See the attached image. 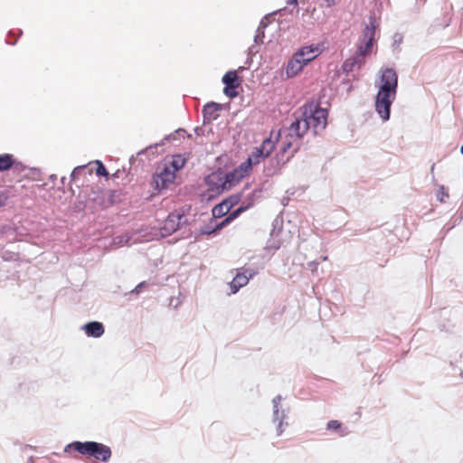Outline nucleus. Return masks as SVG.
I'll return each instance as SVG.
<instances>
[{"instance_id": "1", "label": "nucleus", "mask_w": 463, "mask_h": 463, "mask_svg": "<svg viewBox=\"0 0 463 463\" xmlns=\"http://www.w3.org/2000/svg\"><path fill=\"white\" fill-rule=\"evenodd\" d=\"M379 80L374 85L378 89L374 97V109L380 118L386 122L391 118V109L398 90V73L394 68L382 67Z\"/></svg>"}, {"instance_id": "2", "label": "nucleus", "mask_w": 463, "mask_h": 463, "mask_svg": "<svg viewBox=\"0 0 463 463\" xmlns=\"http://www.w3.org/2000/svg\"><path fill=\"white\" fill-rule=\"evenodd\" d=\"M63 451L77 452L82 457L101 463H108L112 457V449L109 446L94 440H73L64 447Z\"/></svg>"}, {"instance_id": "3", "label": "nucleus", "mask_w": 463, "mask_h": 463, "mask_svg": "<svg viewBox=\"0 0 463 463\" xmlns=\"http://www.w3.org/2000/svg\"><path fill=\"white\" fill-rule=\"evenodd\" d=\"M301 109H303L304 119L309 122V128L312 127L315 136L326 129L329 116L328 109L321 107L318 103H309L304 104Z\"/></svg>"}, {"instance_id": "4", "label": "nucleus", "mask_w": 463, "mask_h": 463, "mask_svg": "<svg viewBox=\"0 0 463 463\" xmlns=\"http://www.w3.org/2000/svg\"><path fill=\"white\" fill-rule=\"evenodd\" d=\"M221 174L222 167L219 166L203 177V183L207 189L200 194L201 203H208L227 192V188L220 177Z\"/></svg>"}, {"instance_id": "5", "label": "nucleus", "mask_w": 463, "mask_h": 463, "mask_svg": "<svg viewBox=\"0 0 463 463\" xmlns=\"http://www.w3.org/2000/svg\"><path fill=\"white\" fill-rule=\"evenodd\" d=\"M188 224L189 221L185 218L184 211L175 210L168 213L163 223L157 228L155 235L159 238H166Z\"/></svg>"}, {"instance_id": "6", "label": "nucleus", "mask_w": 463, "mask_h": 463, "mask_svg": "<svg viewBox=\"0 0 463 463\" xmlns=\"http://www.w3.org/2000/svg\"><path fill=\"white\" fill-rule=\"evenodd\" d=\"M364 27L363 33L359 38L356 45L367 52H371V48L376 43L375 35L380 27V24L377 21L376 14L374 11L370 12L367 17V22H364Z\"/></svg>"}, {"instance_id": "7", "label": "nucleus", "mask_w": 463, "mask_h": 463, "mask_svg": "<svg viewBox=\"0 0 463 463\" xmlns=\"http://www.w3.org/2000/svg\"><path fill=\"white\" fill-rule=\"evenodd\" d=\"M291 146V141H285L282 143L279 151L269 160V165L264 167V173L267 176L278 175L280 169L290 160L294 156L295 151L287 157H285V155Z\"/></svg>"}, {"instance_id": "8", "label": "nucleus", "mask_w": 463, "mask_h": 463, "mask_svg": "<svg viewBox=\"0 0 463 463\" xmlns=\"http://www.w3.org/2000/svg\"><path fill=\"white\" fill-rule=\"evenodd\" d=\"M177 175L173 173L165 164L152 175L151 186L157 193L167 189L170 184H175Z\"/></svg>"}, {"instance_id": "9", "label": "nucleus", "mask_w": 463, "mask_h": 463, "mask_svg": "<svg viewBox=\"0 0 463 463\" xmlns=\"http://www.w3.org/2000/svg\"><path fill=\"white\" fill-rule=\"evenodd\" d=\"M283 397L280 394L276 395L272 399V422L277 424V436H280L284 432V427L288 426V422L285 421L289 412V407L284 408L281 405Z\"/></svg>"}, {"instance_id": "10", "label": "nucleus", "mask_w": 463, "mask_h": 463, "mask_svg": "<svg viewBox=\"0 0 463 463\" xmlns=\"http://www.w3.org/2000/svg\"><path fill=\"white\" fill-rule=\"evenodd\" d=\"M371 54V52H367L363 48L356 45V51L353 55L344 61L341 65V71L345 75H348L355 68L361 69L366 61V58Z\"/></svg>"}, {"instance_id": "11", "label": "nucleus", "mask_w": 463, "mask_h": 463, "mask_svg": "<svg viewBox=\"0 0 463 463\" xmlns=\"http://www.w3.org/2000/svg\"><path fill=\"white\" fill-rule=\"evenodd\" d=\"M317 56V54H315L311 55V57L307 58V60H301L299 57H296V53H294L292 57L288 61L285 67L287 79L296 77Z\"/></svg>"}, {"instance_id": "12", "label": "nucleus", "mask_w": 463, "mask_h": 463, "mask_svg": "<svg viewBox=\"0 0 463 463\" xmlns=\"http://www.w3.org/2000/svg\"><path fill=\"white\" fill-rule=\"evenodd\" d=\"M181 134H185L188 138H192L191 134L187 133L184 128H179L175 129L174 132H172L171 134L165 135L160 142L151 144V145L147 146L146 147L141 149L139 152H137V156H141L146 155L148 152H151L152 155L155 156L156 155V152L154 151L155 149H156L158 146H164L165 141L171 142V141H175V140L178 139L179 137L181 136Z\"/></svg>"}, {"instance_id": "13", "label": "nucleus", "mask_w": 463, "mask_h": 463, "mask_svg": "<svg viewBox=\"0 0 463 463\" xmlns=\"http://www.w3.org/2000/svg\"><path fill=\"white\" fill-rule=\"evenodd\" d=\"M308 129L309 122L307 121V119H304L303 109H301V114L297 116L295 119L290 123L288 136L290 137H295L298 139H301L304 137Z\"/></svg>"}, {"instance_id": "14", "label": "nucleus", "mask_w": 463, "mask_h": 463, "mask_svg": "<svg viewBox=\"0 0 463 463\" xmlns=\"http://www.w3.org/2000/svg\"><path fill=\"white\" fill-rule=\"evenodd\" d=\"M223 108V104L215 101H209L205 103L202 109L203 125L210 124L213 120H216L219 117L217 112L222 110Z\"/></svg>"}, {"instance_id": "15", "label": "nucleus", "mask_w": 463, "mask_h": 463, "mask_svg": "<svg viewBox=\"0 0 463 463\" xmlns=\"http://www.w3.org/2000/svg\"><path fill=\"white\" fill-rule=\"evenodd\" d=\"M285 9L286 8L272 12V13L268 14L262 17V19L260 21L259 26L255 32V35L253 38L254 43H256V44L263 43V40L265 38V29L273 22L272 16L279 13H282L283 11H285Z\"/></svg>"}, {"instance_id": "16", "label": "nucleus", "mask_w": 463, "mask_h": 463, "mask_svg": "<svg viewBox=\"0 0 463 463\" xmlns=\"http://www.w3.org/2000/svg\"><path fill=\"white\" fill-rule=\"evenodd\" d=\"M190 153H177L171 156L169 161H165L164 164L171 170L175 175L181 171L187 164L190 158Z\"/></svg>"}, {"instance_id": "17", "label": "nucleus", "mask_w": 463, "mask_h": 463, "mask_svg": "<svg viewBox=\"0 0 463 463\" xmlns=\"http://www.w3.org/2000/svg\"><path fill=\"white\" fill-rule=\"evenodd\" d=\"M80 329L88 337L99 338L105 333V326L102 322L97 320L88 321L81 326Z\"/></svg>"}, {"instance_id": "18", "label": "nucleus", "mask_w": 463, "mask_h": 463, "mask_svg": "<svg viewBox=\"0 0 463 463\" xmlns=\"http://www.w3.org/2000/svg\"><path fill=\"white\" fill-rule=\"evenodd\" d=\"M220 177L227 188V191L236 186L242 180L234 168L229 172H224L222 168Z\"/></svg>"}, {"instance_id": "19", "label": "nucleus", "mask_w": 463, "mask_h": 463, "mask_svg": "<svg viewBox=\"0 0 463 463\" xmlns=\"http://www.w3.org/2000/svg\"><path fill=\"white\" fill-rule=\"evenodd\" d=\"M107 194V203H101L103 204V208L111 207L117 203H119L123 201L125 196V193L122 189H109L106 190Z\"/></svg>"}, {"instance_id": "20", "label": "nucleus", "mask_w": 463, "mask_h": 463, "mask_svg": "<svg viewBox=\"0 0 463 463\" xmlns=\"http://www.w3.org/2000/svg\"><path fill=\"white\" fill-rule=\"evenodd\" d=\"M248 284L246 272L238 271L232 280L229 283L231 293L236 294L242 287Z\"/></svg>"}, {"instance_id": "21", "label": "nucleus", "mask_w": 463, "mask_h": 463, "mask_svg": "<svg viewBox=\"0 0 463 463\" xmlns=\"http://www.w3.org/2000/svg\"><path fill=\"white\" fill-rule=\"evenodd\" d=\"M326 429L328 431L336 432L340 437H345L350 433L348 428L338 420H328Z\"/></svg>"}, {"instance_id": "22", "label": "nucleus", "mask_w": 463, "mask_h": 463, "mask_svg": "<svg viewBox=\"0 0 463 463\" xmlns=\"http://www.w3.org/2000/svg\"><path fill=\"white\" fill-rule=\"evenodd\" d=\"M322 52L321 49H319L318 45L315 44H309L306 46H302L297 50L296 57H299L301 60H307L308 58L309 54L315 55V54H320Z\"/></svg>"}, {"instance_id": "23", "label": "nucleus", "mask_w": 463, "mask_h": 463, "mask_svg": "<svg viewBox=\"0 0 463 463\" xmlns=\"http://www.w3.org/2000/svg\"><path fill=\"white\" fill-rule=\"evenodd\" d=\"M264 185L265 184H262L260 187L254 189L244 198L242 203L244 205H248V210L252 208L255 205L256 201L260 198L261 194L263 193V191H265Z\"/></svg>"}, {"instance_id": "24", "label": "nucleus", "mask_w": 463, "mask_h": 463, "mask_svg": "<svg viewBox=\"0 0 463 463\" xmlns=\"http://www.w3.org/2000/svg\"><path fill=\"white\" fill-rule=\"evenodd\" d=\"M90 165H91V163H88L86 165L75 166L70 175L71 182L76 183L77 180L79 179L80 175H81L88 174L89 175H91L93 173V170H92V167H90Z\"/></svg>"}, {"instance_id": "25", "label": "nucleus", "mask_w": 463, "mask_h": 463, "mask_svg": "<svg viewBox=\"0 0 463 463\" xmlns=\"http://www.w3.org/2000/svg\"><path fill=\"white\" fill-rule=\"evenodd\" d=\"M271 154V149L268 152H260V150H256L253 148V150L248 155L247 160L250 161V165L252 166L259 165L262 160L268 158Z\"/></svg>"}, {"instance_id": "26", "label": "nucleus", "mask_w": 463, "mask_h": 463, "mask_svg": "<svg viewBox=\"0 0 463 463\" xmlns=\"http://www.w3.org/2000/svg\"><path fill=\"white\" fill-rule=\"evenodd\" d=\"M242 196L243 192L241 191L226 196L221 201V203L224 207H226L227 211H230L241 201Z\"/></svg>"}, {"instance_id": "27", "label": "nucleus", "mask_w": 463, "mask_h": 463, "mask_svg": "<svg viewBox=\"0 0 463 463\" xmlns=\"http://www.w3.org/2000/svg\"><path fill=\"white\" fill-rule=\"evenodd\" d=\"M14 155L11 153L0 154V173L8 172L13 167Z\"/></svg>"}, {"instance_id": "28", "label": "nucleus", "mask_w": 463, "mask_h": 463, "mask_svg": "<svg viewBox=\"0 0 463 463\" xmlns=\"http://www.w3.org/2000/svg\"><path fill=\"white\" fill-rule=\"evenodd\" d=\"M279 137H280V134L279 133L278 137H276V140L272 141L271 136H269V137L264 138V140L262 141L260 146L254 147V149H256V150L260 149V152H263V153L268 152V151H269V149H271V153H272L276 147V144H277Z\"/></svg>"}, {"instance_id": "29", "label": "nucleus", "mask_w": 463, "mask_h": 463, "mask_svg": "<svg viewBox=\"0 0 463 463\" xmlns=\"http://www.w3.org/2000/svg\"><path fill=\"white\" fill-rule=\"evenodd\" d=\"M283 231V216L282 213H279L272 222V229L270 231V237L276 238Z\"/></svg>"}, {"instance_id": "30", "label": "nucleus", "mask_w": 463, "mask_h": 463, "mask_svg": "<svg viewBox=\"0 0 463 463\" xmlns=\"http://www.w3.org/2000/svg\"><path fill=\"white\" fill-rule=\"evenodd\" d=\"M90 163L96 165L95 168H92V170L97 176L104 177L106 180H109V173L101 160L97 159Z\"/></svg>"}, {"instance_id": "31", "label": "nucleus", "mask_w": 463, "mask_h": 463, "mask_svg": "<svg viewBox=\"0 0 463 463\" xmlns=\"http://www.w3.org/2000/svg\"><path fill=\"white\" fill-rule=\"evenodd\" d=\"M26 169H29L31 172H38L39 171V168H37V167H28L26 165H24L22 161H20L19 159H17L14 156V162H13V167L11 170L14 174L20 175V174L24 173Z\"/></svg>"}, {"instance_id": "32", "label": "nucleus", "mask_w": 463, "mask_h": 463, "mask_svg": "<svg viewBox=\"0 0 463 463\" xmlns=\"http://www.w3.org/2000/svg\"><path fill=\"white\" fill-rule=\"evenodd\" d=\"M222 82L225 86L227 85H233V84H239L240 80L237 77V71L235 70H230L227 72L224 73V75L222 77Z\"/></svg>"}, {"instance_id": "33", "label": "nucleus", "mask_w": 463, "mask_h": 463, "mask_svg": "<svg viewBox=\"0 0 463 463\" xmlns=\"http://www.w3.org/2000/svg\"><path fill=\"white\" fill-rule=\"evenodd\" d=\"M252 167L253 166L250 165V161L245 159L239 165V166L235 167L234 169L238 175H240L241 178L243 179L250 174Z\"/></svg>"}, {"instance_id": "34", "label": "nucleus", "mask_w": 463, "mask_h": 463, "mask_svg": "<svg viewBox=\"0 0 463 463\" xmlns=\"http://www.w3.org/2000/svg\"><path fill=\"white\" fill-rule=\"evenodd\" d=\"M87 207V200L86 196H82L81 194H80L76 200L73 203L72 210L74 213H83Z\"/></svg>"}, {"instance_id": "35", "label": "nucleus", "mask_w": 463, "mask_h": 463, "mask_svg": "<svg viewBox=\"0 0 463 463\" xmlns=\"http://www.w3.org/2000/svg\"><path fill=\"white\" fill-rule=\"evenodd\" d=\"M223 208H224V206L222 204L221 202L213 207V209L211 211L212 212L211 223H213L216 219H220L226 214V213L228 211L227 210L224 211Z\"/></svg>"}, {"instance_id": "36", "label": "nucleus", "mask_w": 463, "mask_h": 463, "mask_svg": "<svg viewBox=\"0 0 463 463\" xmlns=\"http://www.w3.org/2000/svg\"><path fill=\"white\" fill-rule=\"evenodd\" d=\"M91 194L94 195L90 200L94 201L97 204L103 208V204L101 203H107V194L106 190L95 191L91 188Z\"/></svg>"}, {"instance_id": "37", "label": "nucleus", "mask_w": 463, "mask_h": 463, "mask_svg": "<svg viewBox=\"0 0 463 463\" xmlns=\"http://www.w3.org/2000/svg\"><path fill=\"white\" fill-rule=\"evenodd\" d=\"M2 232L8 236L16 237L18 235H22V232H19V227L15 223L4 225L2 227Z\"/></svg>"}, {"instance_id": "38", "label": "nucleus", "mask_w": 463, "mask_h": 463, "mask_svg": "<svg viewBox=\"0 0 463 463\" xmlns=\"http://www.w3.org/2000/svg\"><path fill=\"white\" fill-rule=\"evenodd\" d=\"M403 42V35L400 33H395L392 36V50L393 53L401 52V44Z\"/></svg>"}, {"instance_id": "39", "label": "nucleus", "mask_w": 463, "mask_h": 463, "mask_svg": "<svg viewBox=\"0 0 463 463\" xmlns=\"http://www.w3.org/2000/svg\"><path fill=\"white\" fill-rule=\"evenodd\" d=\"M239 84H233V85H225L223 87V90H222V92L223 94L228 97V98H231V99H234L238 96V90H237V88H238Z\"/></svg>"}, {"instance_id": "40", "label": "nucleus", "mask_w": 463, "mask_h": 463, "mask_svg": "<svg viewBox=\"0 0 463 463\" xmlns=\"http://www.w3.org/2000/svg\"><path fill=\"white\" fill-rule=\"evenodd\" d=\"M218 232H219V231H218V229H216L215 223H211V221L209 222V223L201 227V234L213 235V234H216Z\"/></svg>"}, {"instance_id": "41", "label": "nucleus", "mask_w": 463, "mask_h": 463, "mask_svg": "<svg viewBox=\"0 0 463 463\" xmlns=\"http://www.w3.org/2000/svg\"><path fill=\"white\" fill-rule=\"evenodd\" d=\"M129 172H127L126 168L123 166L121 169H118L114 174L109 175V179H118L122 176V175H125V177H123V180H126V184L129 183L131 181L130 178H128Z\"/></svg>"}, {"instance_id": "42", "label": "nucleus", "mask_w": 463, "mask_h": 463, "mask_svg": "<svg viewBox=\"0 0 463 463\" xmlns=\"http://www.w3.org/2000/svg\"><path fill=\"white\" fill-rule=\"evenodd\" d=\"M248 211V205H244L242 203L233 211H232L229 214L232 218V221L239 218L243 213Z\"/></svg>"}, {"instance_id": "43", "label": "nucleus", "mask_w": 463, "mask_h": 463, "mask_svg": "<svg viewBox=\"0 0 463 463\" xmlns=\"http://www.w3.org/2000/svg\"><path fill=\"white\" fill-rule=\"evenodd\" d=\"M436 198L439 203H445L446 199L449 198V193L447 192L444 185H439V189L436 194Z\"/></svg>"}, {"instance_id": "44", "label": "nucleus", "mask_w": 463, "mask_h": 463, "mask_svg": "<svg viewBox=\"0 0 463 463\" xmlns=\"http://www.w3.org/2000/svg\"><path fill=\"white\" fill-rule=\"evenodd\" d=\"M232 222H233L232 218L231 217L230 214H228L221 222H216L214 221L213 223H215L216 229H218V231L220 232L222 229H224L225 227L230 225Z\"/></svg>"}, {"instance_id": "45", "label": "nucleus", "mask_w": 463, "mask_h": 463, "mask_svg": "<svg viewBox=\"0 0 463 463\" xmlns=\"http://www.w3.org/2000/svg\"><path fill=\"white\" fill-rule=\"evenodd\" d=\"M9 198H10L9 189L8 188L0 189V207L5 206Z\"/></svg>"}, {"instance_id": "46", "label": "nucleus", "mask_w": 463, "mask_h": 463, "mask_svg": "<svg viewBox=\"0 0 463 463\" xmlns=\"http://www.w3.org/2000/svg\"><path fill=\"white\" fill-rule=\"evenodd\" d=\"M23 34V31L22 30H18V33L17 34L14 35V40H11V36L14 35V32L13 31H9L8 32V34H7V37L5 39V43L6 44H9V45H15L16 43H17V39Z\"/></svg>"}, {"instance_id": "47", "label": "nucleus", "mask_w": 463, "mask_h": 463, "mask_svg": "<svg viewBox=\"0 0 463 463\" xmlns=\"http://www.w3.org/2000/svg\"><path fill=\"white\" fill-rule=\"evenodd\" d=\"M148 286V283L146 281H141L139 282L129 293L130 294H140L145 288Z\"/></svg>"}, {"instance_id": "48", "label": "nucleus", "mask_w": 463, "mask_h": 463, "mask_svg": "<svg viewBox=\"0 0 463 463\" xmlns=\"http://www.w3.org/2000/svg\"><path fill=\"white\" fill-rule=\"evenodd\" d=\"M194 235V241H199L200 238L203 235V234H201V228L197 231H195L194 232H189V234H187L184 238L188 239V238H191L192 236Z\"/></svg>"}, {"instance_id": "49", "label": "nucleus", "mask_w": 463, "mask_h": 463, "mask_svg": "<svg viewBox=\"0 0 463 463\" xmlns=\"http://www.w3.org/2000/svg\"><path fill=\"white\" fill-rule=\"evenodd\" d=\"M242 272H246L247 282L256 275V271L252 269H244Z\"/></svg>"}, {"instance_id": "50", "label": "nucleus", "mask_w": 463, "mask_h": 463, "mask_svg": "<svg viewBox=\"0 0 463 463\" xmlns=\"http://www.w3.org/2000/svg\"><path fill=\"white\" fill-rule=\"evenodd\" d=\"M259 44H256L254 43L253 45L250 46L249 49H248V55L249 56H253L255 53H257L259 52L257 46Z\"/></svg>"}, {"instance_id": "51", "label": "nucleus", "mask_w": 463, "mask_h": 463, "mask_svg": "<svg viewBox=\"0 0 463 463\" xmlns=\"http://www.w3.org/2000/svg\"><path fill=\"white\" fill-rule=\"evenodd\" d=\"M326 3V6L330 8L335 6L340 0H323Z\"/></svg>"}, {"instance_id": "52", "label": "nucleus", "mask_w": 463, "mask_h": 463, "mask_svg": "<svg viewBox=\"0 0 463 463\" xmlns=\"http://www.w3.org/2000/svg\"><path fill=\"white\" fill-rule=\"evenodd\" d=\"M287 4L288 5L298 6V0H287Z\"/></svg>"}, {"instance_id": "53", "label": "nucleus", "mask_w": 463, "mask_h": 463, "mask_svg": "<svg viewBox=\"0 0 463 463\" xmlns=\"http://www.w3.org/2000/svg\"><path fill=\"white\" fill-rule=\"evenodd\" d=\"M317 264H318V263H317V262H316V261H310V262H308V266L310 267V269H317Z\"/></svg>"}, {"instance_id": "54", "label": "nucleus", "mask_w": 463, "mask_h": 463, "mask_svg": "<svg viewBox=\"0 0 463 463\" xmlns=\"http://www.w3.org/2000/svg\"><path fill=\"white\" fill-rule=\"evenodd\" d=\"M202 129H203L202 127H196V128H194V131L195 135L200 136L202 134Z\"/></svg>"}, {"instance_id": "55", "label": "nucleus", "mask_w": 463, "mask_h": 463, "mask_svg": "<svg viewBox=\"0 0 463 463\" xmlns=\"http://www.w3.org/2000/svg\"><path fill=\"white\" fill-rule=\"evenodd\" d=\"M223 157H224V156H223V155H221V156H217V157H216V162H217L219 165H221V164H222V160H223Z\"/></svg>"}, {"instance_id": "56", "label": "nucleus", "mask_w": 463, "mask_h": 463, "mask_svg": "<svg viewBox=\"0 0 463 463\" xmlns=\"http://www.w3.org/2000/svg\"><path fill=\"white\" fill-rule=\"evenodd\" d=\"M251 62H252V56L248 55L245 63L250 66L251 64Z\"/></svg>"}, {"instance_id": "57", "label": "nucleus", "mask_w": 463, "mask_h": 463, "mask_svg": "<svg viewBox=\"0 0 463 463\" xmlns=\"http://www.w3.org/2000/svg\"><path fill=\"white\" fill-rule=\"evenodd\" d=\"M49 179L52 182H54L55 180H57V175L55 174H52V175H50Z\"/></svg>"}, {"instance_id": "58", "label": "nucleus", "mask_w": 463, "mask_h": 463, "mask_svg": "<svg viewBox=\"0 0 463 463\" xmlns=\"http://www.w3.org/2000/svg\"><path fill=\"white\" fill-rule=\"evenodd\" d=\"M136 160H137L136 156H131L130 158H129V164L133 165Z\"/></svg>"}, {"instance_id": "59", "label": "nucleus", "mask_w": 463, "mask_h": 463, "mask_svg": "<svg viewBox=\"0 0 463 463\" xmlns=\"http://www.w3.org/2000/svg\"><path fill=\"white\" fill-rule=\"evenodd\" d=\"M350 83V80L348 79H344L341 81L342 85H348Z\"/></svg>"}, {"instance_id": "60", "label": "nucleus", "mask_w": 463, "mask_h": 463, "mask_svg": "<svg viewBox=\"0 0 463 463\" xmlns=\"http://www.w3.org/2000/svg\"><path fill=\"white\" fill-rule=\"evenodd\" d=\"M434 167H435V164H433V165H431V168H430V173H431V174H433V172H434ZM432 180H433V181L435 180L434 175H432Z\"/></svg>"}, {"instance_id": "61", "label": "nucleus", "mask_w": 463, "mask_h": 463, "mask_svg": "<svg viewBox=\"0 0 463 463\" xmlns=\"http://www.w3.org/2000/svg\"><path fill=\"white\" fill-rule=\"evenodd\" d=\"M353 89H354V86L351 83H349L348 88H347V92L348 93L351 92L353 90Z\"/></svg>"}, {"instance_id": "62", "label": "nucleus", "mask_w": 463, "mask_h": 463, "mask_svg": "<svg viewBox=\"0 0 463 463\" xmlns=\"http://www.w3.org/2000/svg\"><path fill=\"white\" fill-rule=\"evenodd\" d=\"M66 180H67V178H66L65 176H62V177L61 178V183L62 184H65Z\"/></svg>"}, {"instance_id": "63", "label": "nucleus", "mask_w": 463, "mask_h": 463, "mask_svg": "<svg viewBox=\"0 0 463 463\" xmlns=\"http://www.w3.org/2000/svg\"><path fill=\"white\" fill-rule=\"evenodd\" d=\"M460 153L463 155V143H462V146L460 147Z\"/></svg>"}, {"instance_id": "64", "label": "nucleus", "mask_w": 463, "mask_h": 463, "mask_svg": "<svg viewBox=\"0 0 463 463\" xmlns=\"http://www.w3.org/2000/svg\"><path fill=\"white\" fill-rule=\"evenodd\" d=\"M287 200H288V199L283 198L282 203H283V204H286L285 203H287Z\"/></svg>"}]
</instances>
